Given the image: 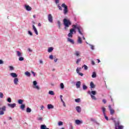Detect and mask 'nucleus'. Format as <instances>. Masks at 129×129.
<instances>
[{
	"instance_id": "8fccbe9b",
	"label": "nucleus",
	"mask_w": 129,
	"mask_h": 129,
	"mask_svg": "<svg viewBox=\"0 0 129 129\" xmlns=\"http://www.w3.org/2000/svg\"><path fill=\"white\" fill-rule=\"evenodd\" d=\"M104 116L106 120H108V117L106 116V114H105V115H104Z\"/></svg>"
},
{
	"instance_id": "2eb2a0df",
	"label": "nucleus",
	"mask_w": 129,
	"mask_h": 129,
	"mask_svg": "<svg viewBox=\"0 0 129 129\" xmlns=\"http://www.w3.org/2000/svg\"><path fill=\"white\" fill-rule=\"evenodd\" d=\"M108 107H109V109L110 110V113L112 115V114L114 113V110L111 108V105H109Z\"/></svg>"
},
{
	"instance_id": "5fc2aeb1",
	"label": "nucleus",
	"mask_w": 129,
	"mask_h": 129,
	"mask_svg": "<svg viewBox=\"0 0 129 129\" xmlns=\"http://www.w3.org/2000/svg\"><path fill=\"white\" fill-rule=\"evenodd\" d=\"M31 73L33 74V76L35 77V76H36V73L32 71Z\"/></svg>"
},
{
	"instance_id": "a18cd8bd",
	"label": "nucleus",
	"mask_w": 129,
	"mask_h": 129,
	"mask_svg": "<svg viewBox=\"0 0 129 129\" xmlns=\"http://www.w3.org/2000/svg\"><path fill=\"white\" fill-rule=\"evenodd\" d=\"M0 98H4V94L0 92Z\"/></svg>"
},
{
	"instance_id": "6e6552de",
	"label": "nucleus",
	"mask_w": 129,
	"mask_h": 129,
	"mask_svg": "<svg viewBox=\"0 0 129 129\" xmlns=\"http://www.w3.org/2000/svg\"><path fill=\"white\" fill-rule=\"evenodd\" d=\"M48 22L49 23H53V16H52V14H48L47 16Z\"/></svg>"
},
{
	"instance_id": "680f3d73",
	"label": "nucleus",
	"mask_w": 129,
	"mask_h": 129,
	"mask_svg": "<svg viewBox=\"0 0 129 129\" xmlns=\"http://www.w3.org/2000/svg\"><path fill=\"white\" fill-rule=\"evenodd\" d=\"M54 1L55 2V4H56V5H57V4H59V0H54Z\"/></svg>"
},
{
	"instance_id": "09e8293b",
	"label": "nucleus",
	"mask_w": 129,
	"mask_h": 129,
	"mask_svg": "<svg viewBox=\"0 0 129 129\" xmlns=\"http://www.w3.org/2000/svg\"><path fill=\"white\" fill-rule=\"evenodd\" d=\"M89 45L91 46V49L92 50H94V46H93V45H91L90 44H89Z\"/></svg>"
},
{
	"instance_id": "f8f14e48",
	"label": "nucleus",
	"mask_w": 129,
	"mask_h": 129,
	"mask_svg": "<svg viewBox=\"0 0 129 129\" xmlns=\"http://www.w3.org/2000/svg\"><path fill=\"white\" fill-rule=\"evenodd\" d=\"M10 75L12 78H17L18 77V75L16 73H11Z\"/></svg>"
},
{
	"instance_id": "c85d7f7f",
	"label": "nucleus",
	"mask_w": 129,
	"mask_h": 129,
	"mask_svg": "<svg viewBox=\"0 0 129 129\" xmlns=\"http://www.w3.org/2000/svg\"><path fill=\"white\" fill-rule=\"evenodd\" d=\"M90 87L92 88H94V87H95V85H94L93 82L90 83Z\"/></svg>"
},
{
	"instance_id": "3c124183",
	"label": "nucleus",
	"mask_w": 129,
	"mask_h": 129,
	"mask_svg": "<svg viewBox=\"0 0 129 129\" xmlns=\"http://www.w3.org/2000/svg\"><path fill=\"white\" fill-rule=\"evenodd\" d=\"M59 97H60V100H61V102L64 101L63 100V99H62L63 96H62V95H60L59 96Z\"/></svg>"
},
{
	"instance_id": "4be33fe9",
	"label": "nucleus",
	"mask_w": 129,
	"mask_h": 129,
	"mask_svg": "<svg viewBox=\"0 0 129 129\" xmlns=\"http://www.w3.org/2000/svg\"><path fill=\"white\" fill-rule=\"evenodd\" d=\"M20 108L22 110H25V108H26V105H25V104H22L20 106Z\"/></svg>"
},
{
	"instance_id": "ddd939ff",
	"label": "nucleus",
	"mask_w": 129,
	"mask_h": 129,
	"mask_svg": "<svg viewBox=\"0 0 129 129\" xmlns=\"http://www.w3.org/2000/svg\"><path fill=\"white\" fill-rule=\"evenodd\" d=\"M75 123H76V124L79 125V124H81L83 123V121L82 120H80L79 119H76L75 120Z\"/></svg>"
},
{
	"instance_id": "69168bd1",
	"label": "nucleus",
	"mask_w": 129,
	"mask_h": 129,
	"mask_svg": "<svg viewBox=\"0 0 129 129\" xmlns=\"http://www.w3.org/2000/svg\"><path fill=\"white\" fill-rule=\"evenodd\" d=\"M39 62H40V64H43V60H40Z\"/></svg>"
},
{
	"instance_id": "20e7f679",
	"label": "nucleus",
	"mask_w": 129,
	"mask_h": 129,
	"mask_svg": "<svg viewBox=\"0 0 129 129\" xmlns=\"http://www.w3.org/2000/svg\"><path fill=\"white\" fill-rule=\"evenodd\" d=\"M32 87L33 89H35L37 91H39L41 89V87H40V86L38 85V82H37V81H34L33 82Z\"/></svg>"
},
{
	"instance_id": "6e6d98bb",
	"label": "nucleus",
	"mask_w": 129,
	"mask_h": 129,
	"mask_svg": "<svg viewBox=\"0 0 129 129\" xmlns=\"http://www.w3.org/2000/svg\"><path fill=\"white\" fill-rule=\"evenodd\" d=\"M58 8L60 11H62V7L59 5H58Z\"/></svg>"
},
{
	"instance_id": "a19ab883",
	"label": "nucleus",
	"mask_w": 129,
	"mask_h": 129,
	"mask_svg": "<svg viewBox=\"0 0 129 129\" xmlns=\"http://www.w3.org/2000/svg\"><path fill=\"white\" fill-rule=\"evenodd\" d=\"M81 68H77V70H76V72L77 73H79L80 70H81Z\"/></svg>"
},
{
	"instance_id": "423d86ee",
	"label": "nucleus",
	"mask_w": 129,
	"mask_h": 129,
	"mask_svg": "<svg viewBox=\"0 0 129 129\" xmlns=\"http://www.w3.org/2000/svg\"><path fill=\"white\" fill-rule=\"evenodd\" d=\"M61 7H62V8H64L63 14L64 15H66V14H67V13H68V7L67 6H66V4H65L64 3H63L61 5Z\"/></svg>"
},
{
	"instance_id": "603ef678",
	"label": "nucleus",
	"mask_w": 129,
	"mask_h": 129,
	"mask_svg": "<svg viewBox=\"0 0 129 129\" xmlns=\"http://www.w3.org/2000/svg\"><path fill=\"white\" fill-rule=\"evenodd\" d=\"M78 74H79V75H80V76H83V73H78Z\"/></svg>"
},
{
	"instance_id": "b1692460",
	"label": "nucleus",
	"mask_w": 129,
	"mask_h": 129,
	"mask_svg": "<svg viewBox=\"0 0 129 129\" xmlns=\"http://www.w3.org/2000/svg\"><path fill=\"white\" fill-rule=\"evenodd\" d=\"M53 50H54V48L50 47L48 48L47 51H48V53H51V52H52Z\"/></svg>"
},
{
	"instance_id": "4468645a",
	"label": "nucleus",
	"mask_w": 129,
	"mask_h": 129,
	"mask_svg": "<svg viewBox=\"0 0 129 129\" xmlns=\"http://www.w3.org/2000/svg\"><path fill=\"white\" fill-rule=\"evenodd\" d=\"M13 82L15 85H18V84H19V79L18 78H14Z\"/></svg>"
},
{
	"instance_id": "13d9d810",
	"label": "nucleus",
	"mask_w": 129,
	"mask_h": 129,
	"mask_svg": "<svg viewBox=\"0 0 129 129\" xmlns=\"http://www.w3.org/2000/svg\"><path fill=\"white\" fill-rule=\"evenodd\" d=\"M40 108H41V110H43V109H44V106H43V105L41 106Z\"/></svg>"
},
{
	"instance_id": "7ed1b4c3",
	"label": "nucleus",
	"mask_w": 129,
	"mask_h": 129,
	"mask_svg": "<svg viewBox=\"0 0 129 129\" xmlns=\"http://www.w3.org/2000/svg\"><path fill=\"white\" fill-rule=\"evenodd\" d=\"M88 94H89L91 96V97L93 100H96L97 99H96V97L94 95H96V91H89L88 92Z\"/></svg>"
},
{
	"instance_id": "e2e57ef3",
	"label": "nucleus",
	"mask_w": 129,
	"mask_h": 129,
	"mask_svg": "<svg viewBox=\"0 0 129 129\" xmlns=\"http://www.w3.org/2000/svg\"><path fill=\"white\" fill-rule=\"evenodd\" d=\"M102 101H103V103H106V100L103 99Z\"/></svg>"
},
{
	"instance_id": "7c9ffc66",
	"label": "nucleus",
	"mask_w": 129,
	"mask_h": 129,
	"mask_svg": "<svg viewBox=\"0 0 129 129\" xmlns=\"http://www.w3.org/2000/svg\"><path fill=\"white\" fill-rule=\"evenodd\" d=\"M48 94H50V95H54L55 93H54V91H49L48 92Z\"/></svg>"
},
{
	"instance_id": "79ce46f5",
	"label": "nucleus",
	"mask_w": 129,
	"mask_h": 129,
	"mask_svg": "<svg viewBox=\"0 0 129 129\" xmlns=\"http://www.w3.org/2000/svg\"><path fill=\"white\" fill-rule=\"evenodd\" d=\"M19 61H24V57L22 56H19Z\"/></svg>"
},
{
	"instance_id": "c9c22d12",
	"label": "nucleus",
	"mask_w": 129,
	"mask_h": 129,
	"mask_svg": "<svg viewBox=\"0 0 129 129\" xmlns=\"http://www.w3.org/2000/svg\"><path fill=\"white\" fill-rule=\"evenodd\" d=\"M82 34H80V35H81V36H82L83 40H85V37H84V33H83V28H82Z\"/></svg>"
},
{
	"instance_id": "473e14b6",
	"label": "nucleus",
	"mask_w": 129,
	"mask_h": 129,
	"mask_svg": "<svg viewBox=\"0 0 129 129\" xmlns=\"http://www.w3.org/2000/svg\"><path fill=\"white\" fill-rule=\"evenodd\" d=\"M92 78H95L96 77V73H95V72H94L93 73V74L92 75Z\"/></svg>"
},
{
	"instance_id": "0e129e2a",
	"label": "nucleus",
	"mask_w": 129,
	"mask_h": 129,
	"mask_svg": "<svg viewBox=\"0 0 129 129\" xmlns=\"http://www.w3.org/2000/svg\"><path fill=\"white\" fill-rule=\"evenodd\" d=\"M92 65H95V62H94V61H92Z\"/></svg>"
},
{
	"instance_id": "dca6fc26",
	"label": "nucleus",
	"mask_w": 129,
	"mask_h": 129,
	"mask_svg": "<svg viewBox=\"0 0 129 129\" xmlns=\"http://www.w3.org/2000/svg\"><path fill=\"white\" fill-rule=\"evenodd\" d=\"M77 42L78 44H82V39H81V37L79 35L78 36Z\"/></svg>"
},
{
	"instance_id": "39448f33",
	"label": "nucleus",
	"mask_w": 129,
	"mask_h": 129,
	"mask_svg": "<svg viewBox=\"0 0 129 129\" xmlns=\"http://www.w3.org/2000/svg\"><path fill=\"white\" fill-rule=\"evenodd\" d=\"M7 110V107L6 106H3L0 108V115H4L5 114V111Z\"/></svg>"
},
{
	"instance_id": "bf43d9fd",
	"label": "nucleus",
	"mask_w": 129,
	"mask_h": 129,
	"mask_svg": "<svg viewBox=\"0 0 129 129\" xmlns=\"http://www.w3.org/2000/svg\"><path fill=\"white\" fill-rule=\"evenodd\" d=\"M28 50L29 52H33V50H32L31 48H28Z\"/></svg>"
},
{
	"instance_id": "e433bc0d",
	"label": "nucleus",
	"mask_w": 129,
	"mask_h": 129,
	"mask_svg": "<svg viewBox=\"0 0 129 129\" xmlns=\"http://www.w3.org/2000/svg\"><path fill=\"white\" fill-rule=\"evenodd\" d=\"M28 34L29 35V36H33V32H32V31L29 30L28 31Z\"/></svg>"
},
{
	"instance_id": "de8ad7c7",
	"label": "nucleus",
	"mask_w": 129,
	"mask_h": 129,
	"mask_svg": "<svg viewBox=\"0 0 129 129\" xmlns=\"http://www.w3.org/2000/svg\"><path fill=\"white\" fill-rule=\"evenodd\" d=\"M83 89H84V90H86V89H87V86H86V85H84L83 86Z\"/></svg>"
},
{
	"instance_id": "5701e85b",
	"label": "nucleus",
	"mask_w": 129,
	"mask_h": 129,
	"mask_svg": "<svg viewBox=\"0 0 129 129\" xmlns=\"http://www.w3.org/2000/svg\"><path fill=\"white\" fill-rule=\"evenodd\" d=\"M68 41L70 42V43H71L72 44H74V40L70 38H68Z\"/></svg>"
},
{
	"instance_id": "37998d69",
	"label": "nucleus",
	"mask_w": 129,
	"mask_h": 129,
	"mask_svg": "<svg viewBox=\"0 0 129 129\" xmlns=\"http://www.w3.org/2000/svg\"><path fill=\"white\" fill-rule=\"evenodd\" d=\"M81 61V58H78L77 59L76 64H79V62Z\"/></svg>"
},
{
	"instance_id": "c756f323",
	"label": "nucleus",
	"mask_w": 129,
	"mask_h": 129,
	"mask_svg": "<svg viewBox=\"0 0 129 129\" xmlns=\"http://www.w3.org/2000/svg\"><path fill=\"white\" fill-rule=\"evenodd\" d=\"M102 110L103 111V115L106 114H105V111L106 110V108H105V107H102Z\"/></svg>"
},
{
	"instance_id": "338daca9",
	"label": "nucleus",
	"mask_w": 129,
	"mask_h": 129,
	"mask_svg": "<svg viewBox=\"0 0 129 129\" xmlns=\"http://www.w3.org/2000/svg\"><path fill=\"white\" fill-rule=\"evenodd\" d=\"M42 119H43L42 117H40L38 118V120H42Z\"/></svg>"
},
{
	"instance_id": "a878e982",
	"label": "nucleus",
	"mask_w": 129,
	"mask_h": 129,
	"mask_svg": "<svg viewBox=\"0 0 129 129\" xmlns=\"http://www.w3.org/2000/svg\"><path fill=\"white\" fill-rule=\"evenodd\" d=\"M75 56H77V57H79L80 56V52L77 51L75 52Z\"/></svg>"
},
{
	"instance_id": "58836bf2",
	"label": "nucleus",
	"mask_w": 129,
	"mask_h": 129,
	"mask_svg": "<svg viewBox=\"0 0 129 129\" xmlns=\"http://www.w3.org/2000/svg\"><path fill=\"white\" fill-rule=\"evenodd\" d=\"M57 25L58 26L59 29L61 28V22H60V21H57Z\"/></svg>"
},
{
	"instance_id": "f704fd0d",
	"label": "nucleus",
	"mask_w": 129,
	"mask_h": 129,
	"mask_svg": "<svg viewBox=\"0 0 129 129\" xmlns=\"http://www.w3.org/2000/svg\"><path fill=\"white\" fill-rule=\"evenodd\" d=\"M82 68H84L85 70H87L88 69V67H87V66L84 64L83 67Z\"/></svg>"
},
{
	"instance_id": "4c0bfd02",
	"label": "nucleus",
	"mask_w": 129,
	"mask_h": 129,
	"mask_svg": "<svg viewBox=\"0 0 129 129\" xmlns=\"http://www.w3.org/2000/svg\"><path fill=\"white\" fill-rule=\"evenodd\" d=\"M58 125L59 126H61V125H63V122L60 121L58 122Z\"/></svg>"
},
{
	"instance_id": "774afa93",
	"label": "nucleus",
	"mask_w": 129,
	"mask_h": 129,
	"mask_svg": "<svg viewBox=\"0 0 129 129\" xmlns=\"http://www.w3.org/2000/svg\"><path fill=\"white\" fill-rule=\"evenodd\" d=\"M57 60H58V59L57 58L54 59V62H57Z\"/></svg>"
},
{
	"instance_id": "c03bdc74",
	"label": "nucleus",
	"mask_w": 129,
	"mask_h": 129,
	"mask_svg": "<svg viewBox=\"0 0 129 129\" xmlns=\"http://www.w3.org/2000/svg\"><path fill=\"white\" fill-rule=\"evenodd\" d=\"M76 102L79 103L80 102V98L76 99L75 100Z\"/></svg>"
},
{
	"instance_id": "1a4fd4ad",
	"label": "nucleus",
	"mask_w": 129,
	"mask_h": 129,
	"mask_svg": "<svg viewBox=\"0 0 129 129\" xmlns=\"http://www.w3.org/2000/svg\"><path fill=\"white\" fill-rule=\"evenodd\" d=\"M17 104L16 103H8V106H9V107H11V108H15V107H16Z\"/></svg>"
},
{
	"instance_id": "412c9836",
	"label": "nucleus",
	"mask_w": 129,
	"mask_h": 129,
	"mask_svg": "<svg viewBox=\"0 0 129 129\" xmlns=\"http://www.w3.org/2000/svg\"><path fill=\"white\" fill-rule=\"evenodd\" d=\"M40 129H50L47 127V126L45 124H42L40 126Z\"/></svg>"
},
{
	"instance_id": "a211bd4d",
	"label": "nucleus",
	"mask_w": 129,
	"mask_h": 129,
	"mask_svg": "<svg viewBox=\"0 0 129 129\" xmlns=\"http://www.w3.org/2000/svg\"><path fill=\"white\" fill-rule=\"evenodd\" d=\"M76 88H80V86H81V82L78 81L76 84Z\"/></svg>"
},
{
	"instance_id": "72a5a7b5",
	"label": "nucleus",
	"mask_w": 129,
	"mask_h": 129,
	"mask_svg": "<svg viewBox=\"0 0 129 129\" xmlns=\"http://www.w3.org/2000/svg\"><path fill=\"white\" fill-rule=\"evenodd\" d=\"M32 111V109L29 107H27L26 109V112H31Z\"/></svg>"
},
{
	"instance_id": "f3484780",
	"label": "nucleus",
	"mask_w": 129,
	"mask_h": 129,
	"mask_svg": "<svg viewBox=\"0 0 129 129\" xmlns=\"http://www.w3.org/2000/svg\"><path fill=\"white\" fill-rule=\"evenodd\" d=\"M16 54L18 57H22L23 56V53L20 51H16Z\"/></svg>"
},
{
	"instance_id": "393cba45",
	"label": "nucleus",
	"mask_w": 129,
	"mask_h": 129,
	"mask_svg": "<svg viewBox=\"0 0 129 129\" xmlns=\"http://www.w3.org/2000/svg\"><path fill=\"white\" fill-rule=\"evenodd\" d=\"M25 75H26V76H27V77H30L31 76V73L29 72H26L25 73Z\"/></svg>"
},
{
	"instance_id": "9d476101",
	"label": "nucleus",
	"mask_w": 129,
	"mask_h": 129,
	"mask_svg": "<svg viewBox=\"0 0 129 129\" xmlns=\"http://www.w3.org/2000/svg\"><path fill=\"white\" fill-rule=\"evenodd\" d=\"M32 30L34 31L36 35H38L39 34V33H38V30H37V28H36V26H35L34 25H32Z\"/></svg>"
},
{
	"instance_id": "0eeeda50",
	"label": "nucleus",
	"mask_w": 129,
	"mask_h": 129,
	"mask_svg": "<svg viewBox=\"0 0 129 129\" xmlns=\"http://www.w3.org/2000/svg\"><path fill=\"white\" fill-rule=\"evenodd\" d=\"M123 126L119 125V121L115 122V129H123Z\"/></svg>"
},
{
	"instance_id": "6ab92c4d",
	"label": "nucleus",
	"mask_w": 129,
	"mask_h": 129,
	"mask_svg": "<svg viewBox=\"0 0 129 129\" xmlns=\"http://www.w3.org/2000/svg\"><path fill=\"white\" fill-rule=\"evenodd\" d=\"M76 110H77V112H79V113L81 112V107L79 106L76 107Z\"/></svg>"
},
{
	"instance_id": "cd10ccee",
	"label": "nucleus",
	"mask_w": 129,
	"mask_h": 129,
	"mask_svg": "<svg viewBox=\"0 0 129 129\" xmlns=\"http://www.w3.org/2000/svg\"><path fill=\"white\" fill-rule=\"evenodd\" d=\"M9 68L10 71H14V70H15V68H14V67H13L12 66H10L9 67Z\"/></svg>"
},
{
	"instance_id": "2f4dec72",
	"label": "nucleus",
	"mask_w": 129,
	"mask_h": 129,
	"mask_svg": "<svg viewBox=\"0 0 129 129\" xmlns=\"http://www.w3.org/2000/svg\"><path fill=\"white\" fill-rule=\"evenodd\" d=\"M60 89H64V84H63V83L60 84Z\"/></svg>"
},
{
	"instance_id": "052dcab7",
	"label": "nucleus",
	"mask_w": 129,
	"mask_h": 129,
	"mask_svg": "<svg viewBox=\"0 0 129 129\" xmlns=\"http://www.w3.org/2000/svg\"><path fill=\"white\" fill-rule=\"evenodd\" d=\"M4 64V61H3V60L0 59V64Z\"/></svg>"
},
{
	"instance_id": "f03ea898",
	"label": "nucleus",
	"mask_w": 129,
	"mask_h": 129,
	"mask_svg": "<svg viewBox=\"0 0 129 129\" xmlns=\"http://www.w3.org/2000/svg\"><path fill=\"white\" fill-rule=\"evenodd\" d=\"M63 25L64 26V28H69V26H71V22L70 20H68L66 18L63 19Z\"/></svg>"
},
{
	"instance_id": "49530a36",
	"label": "nucleus",
	"mask_w": 129,
	"mask_h": 129,
	"mask_svg": "<svg viewBox=\"0 0 129 129\" xmlns=\"http://www.w3.org/2000/svg\"><path fill=\"white\" fill-rule=\"evenodd\" d=\"M7 101L8 102H9L10 103H11V102H12V99L11 98H8L7 99Z\"/></svg>"
},
{
	"instance_id": "f257e3e1",
	"label": "nucleus",
	"mask_w": 129,
	"mask_h": 129,
	"mask_svg": "<svg viewBox=\"0 0 129 129\" xmlns=\"http://www.w3.org/2000/svg\"><path fill=\"white\" fill-rule=\"evenodd\" d=\"M73 28L70 29V33L68 34V36L69 38H73V33L76 34V30L75 29H77L78 32L80 35H82V28L81 26L78 25H73Z\"/></svg>"
},
{
	"instance_id": "4d7b16f0",
	"label": "nucleus",
	"mask_w": 129,
	"mask_h": 129,
	"mask_svg": "<svg viewBox=\"0 0 129 129\" xmlns=\"http://www.w3.org/2000/svg\"><path fill=\"white\" fill-rule=\"evenodd\" d=\"M49 59H50L51 60H52V59H53V55H50L49 56Z\"/></svg>"
},
{
	"instance_id": "bb28decb",
	"label": "nucleus",
	"mask_w": 129,
	"mask_h": 129,
	"mask_svg": "<svg viewBox=\"0 0 129 129\" xmlns=\"http://www.w3.org/2000/svg\"><path fill=\"white\" fill-rule=\"evenodd\" d=\"M23 102H24V100H23L22 99H19L18 100V103H19V104H23Z\"/></svg>"
},
{
	"instance_id": "aec40b11",
	"label": "nucleus",
	"mask_w": 129,
	"mask_h": 129,
	"mask_svg": "<svg viewBox=\"0 0 129 129\" xmlns=\"http://www.w3.org/2000/svg\"><path fill=\"white\" fill-rule=\"evenodd\" d=\"M48 109H53L54 108V106L51 104H48L47 105Z\"/></svg>"
},
{
	"instance_id": "9b49d317",
	"label": "nucleus",
	"mask_w": 129,
	"mask_h": 129,
	"mask_svg": "<svg viewBox=\"0 0 129 129\" xmlns=\"http://www.w3.org/2000/svg\"><path fill=\"white\" fill-rule=\"evenodd\" d=\"M25 9L28 12H31L32 11V7H30L29 5H25Z\"/></svg>"
},
{
	"instance_id": "864d4df0",
	"label": "nucleus",
	"mask_w": 129,
	"mask_h": 129,
	"mask_svg": "<svg viewBox=\"0 0 129 129\" xmlns=\"http://www.w3.org/2000/svg\"><path fill=\"white\" fill-rule=\"evenodd\" d=\"M62 102V104H63L64 107H66V104H65V102H64V101H62V102Z\"/></svg>"
},
{
	"instance_id": "ea45409f",
	"label": "nucleus",
	"mask_w": 129,
	"mask_h": 129,
	"mask_svg": "<svg viewBox=\"0 0 129 129\" xmlns=\"http://www.w3.org/2000/svg\"><path fill=\"white\" fill-rule=\"evenodd\" d=\"M81 68H77V70H76V72L77 73H79L80 70H81Z\"/></svg>"
}]
</instances>
